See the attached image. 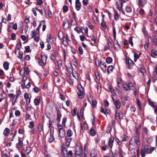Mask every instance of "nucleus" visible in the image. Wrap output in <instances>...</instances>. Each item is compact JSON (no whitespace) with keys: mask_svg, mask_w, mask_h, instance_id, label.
<instances>
[{"mask_svg":"<svg viewBox=\"0 0 157 157\" xmlns=\"http://www.w3.org/2000/svg\"><path fill=\"white\" fill-rule=\"evenodd\" d=\"M102 21L101 23V25L104 28L106 29V22L103 21Z\"/></svg>","mask_w":157,"mask_h":157,"instance_id":"obj_60","label":"nucleus"},{"mask_svg":"<svg viewBox=\"0 0 157 157\" xmlns=\"http://www.w3.org/2000/svg\"><path fill=\"white\" fill-rule=\"evenodd\" d=\"M115 117L116 119L117 117H118L121 120L123 119V113L121 112H119L118 110H116L115 111Z\"/></svg>","mask_w":157,"mask_h":157,"instance_id":"obj_8","label":"nucleus"},{"mask_svg":"<svg viewBox=\"0 0 157 157\" xmlns=\"http://www.w3.org/2000/svg\"><path fill=\"white\" fill-rule=\"evenodd\" d=\"M78 33H80L81 32V30L78 27H75L74 29Z\"/></svg>","mask_w":157,"mask_h":157,"instance_id":"obj_64","label":"nucleus"},{"mask_svg":"<svg viewBox=\"0 0 157 157\" xmlns=\"http://www.w3.org/2000/svg\"><path fill=\"white\" fill-rule=\"evenodd\" d=\"M23 138L24 136L22 138L19 137L18 139V142L16 144V147L19 150L23 147Z\"/></svg>","mask_w":157,"mask_h":157,"instance_id":"obj_6","label":"nucleus"},{"mask_svg":"<svg viewBox=\"0 0 157 157\" xmlns=\"http://www.w3.org/2000/svg\"><path fill=\"white\" fill-rule=\"evenodd\" d=\"M148 131L147 128H144L143 132V135L144 137L147 138L148 136Z\"/></svg>","mask_w":157,"mask_h":157,"instance_id":"obj_20","label":"nucleus"},{"mask_svg":"<svg viewBox=\"0 0 157 157\" xmlns=\"http://www.w3.org/2000/svg\"><path fill=\"white\" fill-rule=\"evenodd\" d=\"M77 94L80 98H83L84 97V92H78Z\"/></svg>","mask_w":157,"mask_h":157,"instance_id":"obj_35","label":"nucleus"},{"mask_svg":"<svg viewBox=\"0 0 157 157\" xmlns=\"http://www.w3.org/2000/svg\"><path fill=\"white\" fill-rule=\"evenodd\" d=\"M56 56L55 55L52 54L50 56V58L51 60L54 61L56 59Z\"/></svg>","mask_w":157,"mask_h":157,"instance_id":"obj_46","label":"nucleus"},{"mask_svg":"<svg viewBox=\"0 0 157 157\" xmlns=\"http://www.w3.org/2000/svg\"><path fill=\"white\" fill-rule=\"evenodd\" d=\"M125 11L128 13H130L132 11V9L131 7L127 6L125 7Z\"/></svg>","mask_w":157,"mask_h":157,"instance_id":"obj_49","label":"nucleus"},{"mask_svg":"<svg viewBox=\"0 0 157 157\" xmlns=\"http://www.w3.org/2000/svg\"><path fill=\"white\" fill-rule=\"evenodd\" d=\"M67 137L66 136L65 138V140H66V144L67 146H69L70 144V142L72 140V139L71 138H68L67 139Z\"/></svg>","mask_w":157,"mask_h":157,"instance_id":"obj_30","label":"nucleus"},{"mask_svg":"<svg viewBox=\"0 0 157 157\" xmlns=\"http://www.w3.org/2000/svg\"><path fill=\"white\" fill-rule=\"evenodd\" d=\"M107 88L109 90V91L111 92L112 93H114V91L115 90H113L112 89V86L111 85L107 84ZM115 90L116 91H118V89L117 88H116Z\"/></svg>","mask_w":157,"mask_h":157,"instance_id":"obj_24","label":"nucleus"},{"mask_svg":"<svg viewBox=\"0 0 157 157\" xmlns=\"http://www.w3.org/2000/svg\"><path fill=\"white\" fill-rule=\"evenodd\" d=\"M114 138L113 137L110 138L109 140L108 144L107 146H108L111 148H112L113 146V143L114 142Z\"/></svg>","mask_w":157,"mask_h":157,"instance_id":"obj_12","label":"nucleus"},{"mask_svg":"<svg viewBox=\"0 0 157 157\" xmlns=\"http://www.w3.org/2000/svg\"><path fill=\"white\" fill-rule=\"evenodd\" d=\"M41 59L38 57L36 58V59L38 62V64L39 65L43 67L46 64V61L48 56L47 55L41 53Z\"/></svg>","mask_w":157,"mask_h":157,"instance_id":"obj_1","label":"nucleus"},{"mask_svg":"<svg viewBox=\"0 0 157 157\" xmlns=\"http://www.w3.org/2000/svg\"><path fill=\"white\" fill-rule=\"evenodd\" d=\"M99 65L100 68L104 71V69L105 72L106 71V65L105 62H103L101 60H100L99 62Z\"/></svg>","mask_w":157,"mask_h":157,"instance_id":"obj_7","label":"nucleus"},{"mask_svg":"<svg viewBox=\"0 0 157 157\" xmlns=\"http://www.w3.org/2000/svg\"><path fill=\"white\" fill-rule=\"evenodd\" d=\"M56 111L57 118L56 120H59L62 117L61 111V104H58V105H56Z\"/></svg>","mask_w":157,"mask_h":157,"instance_id":"obj_2","label":"nucleus"},{"mask_svg":"<svg viewBox=\"0 0 157 157\" xmlns=\"http://www.w3.org/2000/svg\"><path fill=\"white\" fill-rule=\"evenodd\" d=\"M123 86L124 90L128 91L132 90L133 87V85L132 83L129 82L128 83H124L123 84Z\"/></svg>","mask_w":157,"mask_h":157,"instance_id":"obj_3","label":"nucleus"},{"mask_svg":"<svg viewBox=\"0 0 157 157\" xmlns=\"http://www.w3.org/2000/svg\"><path fill=\"white\" fill-rule=\"evenodd\" d=\"M59 135L60 137L62 138L64 137L65 134V132L64 129H63V130H61L60 132H59Z\"/></svg>","mask_w":157,"mask_h":157,"instance_id":"obj_31","label":"nucleus"},{"mask_svg":"<svg viewBox=\"0 0 157 157\" xmlns=\"http://www.w3.org/2000/svg\"><path fill=\"white\" fill-rule=\"evenodd\" d=\"M113 59L110 57H107L106 59V62L107 63H110L112 62Z\"/></svg>","mask_w":157,"mask_h":157,"instance_id":"obj_39","label":"nucleus"},{"mask_svg":"<svg viewBox=\"0 0 157 157\" xmlns=\"http://www.w3.org/2000/svg\"><path fill=\"white\" fill-rule=\"evenodd\" d=\"M77 110V108L76 107L73 110L71 111V113L72 116H75L76 114V112Z\"/></svg>","mask_w":157,"mask_h":157,"instance_id":"obj_44","label":"nucleus"},{"mask_svg":"<svg viewBox=\"0 0 157 157\" xmlns=\"http://www.w3.org/2000/svg\"><path fill=\"white\" fill-rule=\"evenodd\" d=\"M91 101H92V107L93 108H95L96 106V105L97 104V102L95 100H92Z\"/></svg>","mask_w":157,"mask_h":157,"instance_id":"obj_42","label":"nucleus"},{"mask_svg":"<svg viewBox=\"0 0 157 157\" xmlns=\"http://www.w3.org/2000/svg\"><path fill=\"white\" fill-rule=\"evenodd\" d=\"M63 10L64 13L67 12L68 10V8L67 6L64 5L63 8Z\"/></svg>","mask_w":157,"mask_h":157,"instance_id":"obj_52","label":"nucleus"},{"mask_svg":"<svg viewBox=\"0 0 157 157\" xmlns=\"http://www.w3.org/2000/svg\"><path fill=\"white\" fill-rule=\"evenodd\" d=\"M133 142L138 145L140 143V138L137 136L133 137L129 141V145H133L134 144L133 143H132Z\"/></svg>","mask_w":157,"mask_h":157,"instance_id":"obj_5","label":"nucleus"},{"mask_svg":"<svg viewBox=\"0 0 157 157\" xmlns=\"http://www.w3.org/2000/svg\"><path fill=\"white\" fill-rule=\"evenodd\" d=\"M48 38L47 39V41L48 43H51L53 41V38L52 36L50 34H48Z\"/></svg>","mask_w":157,"mask_h":157,"instance_id":"obj_22","label":"nucleus"},{"mask_svg":"<svg viewBox=\"0 0 157 157\" xmlns=\"http://www.w3.org/2000/svg\"><path fill=\"white\" fill-rule=\"evenodd\" d=\"M148 101L149 104L150 105L154 108H155L156 107V106L154 105V103L152 101H151L150 99L149 98L148 99Z\"/></svg>","mask_w":157,"mask_h":157,"instance_id":"obj_43","label":"nucleus"},{"mask_svg":"<svg viewBox=\"0 0 157 157\" xmlns=\"http://www.w3.org/2000/svg\"><path fill=\"white\" fill-rule=\"evenodd\" d=\"M25 51L27 52H31V50L30 49V47L27 46L25 47Z\"/></svg>","mask_w":157,"mask_h":157,"instance_id":"obj_54","label":"nucleus"},{"mask_svg":"<svg viewBox=\"0 0 157 157\" xmlns=\"http://www.w3.org/2000/svg\"><path fill=\"white\" fill-rule=\"evenodd\" d=\"M77 89L78 90V92H84V89L81 84L78 85Z\"/></svg>","mask_w":157,"mask_h":157,"instance_id":"obj_25","label":"nucleus"},{"mask_svg":"<svg viewBox=\"0 0 157 157\" xmlns=\"http://www.w3.org/2000/svg\"><path fill=\"white\" fill-rule=\"evenodd\" d=\"M144 149L145 151L149 153V151L150 150V147L149 145H146L144 147Z\"/></svg>","mask_w":157,"mask_h":157,"instance_id":"obj_51","label":"nucleus"},{"mask_svg":"<svg viewBox=\"0 0 157 157\" xmlns=\"http://www.w3.org/2000/svg\"><path fill=\"white\" fill-rule=\"evenodd\" d=\"M62 62L61 60L59 59L57 62V64L56 65V68L57 70H60L62 66Z\"/></svg>","mask_w":157,"mask_h":157,"instance_id":"obj_11","label":"nucleus"},{"mask_svg":"<svg viewBox=\"0 0 157 157\" xmlns=\"http://www.w3.org/2000/svg\"><path fill=\"white\" fill-rule=\"evenodd\" d=\"M75 151H78L82 153L83 151L82 146H77L76 147Z\"/></svg>","mask_w":157,"mask_h":157,"instance_id":"obj_23","label":"nucleus"},{"mask_svg":"<svg viewBox=\"0 0 157 157\" xmlns=\"http://www.w3.org/2000/svg\"><path fill=\"white\" fill-rule=\"evenodd\" d=\"M147 3L146 0H139L138 6L140 7H143Z\"/></svg>","mask_w":157,"mask_h":157,"instance_id":"obj_10","label":"nucleus"},{"mask_svg":"<svg viewBox=\"0 0 157 157\" xmlns=\"http://www.w3.org/2000/svg\"><path fill=\"white\" fill-rule=\"evenodd\" d=\"M87 96L89 101L90 102H91V101L93 100V96L90 93H89L87 94Z\"/></svg>","mask_w":157,"mask_h":157,"instance_id":"obj_36","label":"nucleus"},{"mask_svg":"<svg viewBox=\"0 0 157 157\" xmlns=\"http://www.w3.org/2000/svg\"><path fill=\"white\" fill-rule=\"evenodd\" d=\"M142 32L146 36H147L148 35L147 31L146 30V29L145 27H143L142 29Z\"/></svg>","mask_w":157,"mask_h":157,"instance_id":"obj_56","label":"nucleus"},{"mask_svg":"<svg viewBox=\"0 0 157 157\" xmlns=\"http://www.w3.org/2000/svg\"><path fill=\"white\" fill-rule=\"evenodd\" d=\"M114 18L116 21L119 19V15L117 10L114 11Z\"/></svg>","mask_w":157,"mask_h":157,"instance_id":"obj_27","label":"nucleus"},{"mask_svg":"<svg viewBox=\"0 0 157 157\" xmlns=\"http://www.w3.org/2000/svg\"><path fill=\"white\" fill-rule=\"evenodd\" d=\"M25 69L24 68H22L20 70L19 73L20 75L23 76L25 75Z\"/></svg>","mask_w":157,"mask_h":157,"instance_id":"obj_40","label":"nucleus"},{"mask_svg":"<svg viewBox=\"0 0 157 157\" xmlns=\"http://www.w3.org/2000/svg\"><path fill=\"white\" fill-rule=\"evenodd\" d=\"M125 63L126 64H128V68L129 69H131L133 68V66L134 64V63L133 62V61H131L129 62L128 61V62Z\"/></svg>","mask_w":157,"mask_h":157,"instance_id":"obj_17","label":"nucleus"},{"mask_svg":"<svg viewBox=\"0 0 157 157\" xmlns=\"http://www.w3.org/2000/svg\"><path fill=\"white\" fill-rule=\"evenodd\" d=\"M113 69V66L111 65L109 66L107 69V73L109 74L110 72H112Z\"/></svg>","mask_w":157,"mask_h":157,"instance_id":"obj_28","label":"nucleus"},{"mask_svg":"<svg viewBox=\"0 0 157 157\" xmlns=\"http://www.w3.org/2000/svg\"><path fill=\"white\" fill-rule=\"evenodd\" d=\"M73 135L72 131L70 129L68 130L67 132V135L69 137H71Z\"/></svg>","mask_w":157,"mask_h":157,"instance_id":"obj_48","label":"nucleus"},{"mask_svg":"<svg viewBox=\"0 0 157 157\" xmlns=\"http://www.w3.org/2000/svg\"><path fill=\"white\" fill-rule=\"evenodd\" d=\"M128 136L126 135L123 134L121 136V142L126 141Z\"/></svg>","mask_w":157,"mask_h":157,"instance_id":"obj_19","label":"nucleus"},{"mask_svg":"<svg viewBox=\"0 0 157 157\" xmlns=\"http://www.w3.org/2000/svg\"><path fill=\"white\" fill-rule=\"evenodd\" d=\"M67 151V150L66 148H64L63 149L62 152L63 153V157H66V155Z\"/></svg>","mask_w":157,"mask_h":157,"instance_id":"obj_34","label":"nucleus"},{"mask_svg":"<svg viewBox=\"0 0 157 157\" xmlns=\"http://www.w3.org/2000/svg\"><path fill=\"white\" fill-rule=\"evenodd\" d=\"M116 43H115V44H113V46L114 48L116 49L117 50V48H116V45H117V46H118V48H121V46L120 45V44H118V42L117 40H116Z\"/></svg>","mask_w":157,"mask_h":157,"instance_id":"obj_50","label":"nucleus"},{"mask_svg":"<svg viewBox=\"0 0 157 157\" xmlns=\"http://www.w3.org/2000/svg\"><path fill=\"white\" fill-rule=\"evenodd\" d=\"M40 99L35 98L34 100V103L36 106H37L40 104Z\"/></svg>","mask_w":157,"mask_h":157,"instance_id":"obj_33","label":"nucleus"},{"mask_svg":"<svg viewBox=\"0 0 157 157\" xmlns=\"http://www.w3.org/2000/svg\"><path fill=\"white\" fill-rule=\"evenodd\" d=\"M11 39L13 40H14L16 39V35L14 33H13L11 35Z\"/></svg>","mask_w":157,"mask_h":157,"instance_id":"obj_59","label":"nucleus"},{"mask_svg":"<svg viewBox=\"0 0 157 157\" xmlns=\"http://www.w3.org/2000/svg\"><path fill=\"white\" fill-rule=\"evenodd\" d=\"M34 126V124L33 121H30L29 122V127L30 128H33Z\"/></svg>","mask_w":157,"mask_h":157,"instance_id":"obj_62","label":"nucleus"},{"mask_svg":"<svg viewBox=\"0 0 157 157\" xmlns=\"http://www.w3.org/2000/svg\"><path fill=\"white\" fill-rule=\"evenodd\" d=\"M75 4V8L78 11L79 10L81 7V4L79 0H76Z\"/></svg>","mask_w":157,"mask_h":157,"instance_id":"obj_9","label":"nucleus"},{"mask_svg":"<svg viewBox=\"0 0 157 157\" xmlns=\"http://www.w3.org/2000/svg\"><path fill=\"white\" fill-rule=\"evenodd\" d=\"M73 155V153L71 150L69 151H67L66 157H72Z\"/></svg>","mask_w":157,"mask_h":157,"instance_id":"obj_38","label":"nucleus"},{"mask_svg":"<svg viewBox=\"0 0 157 157\" xmlns=\"http://www.w3.org/2000/svg\"><path fill=\"white\" fill-rule=\"evenodd\" d=\"M67 118L66 117H64L62 120V124L64 127L66 126V123L67 121Z\"/></svg>","mask_w":157,"mask_h":157,"instance_id":"obj_55","label":"nucleus"},{"mask_svg":"<svg viewBox=\"0 0 157 157\" xmlns=\"http://www.w3.org/2000/svg\"><path fill=\"white\" fill-rule=\"evenodd\" d=\"M157 56V51L154 49H152L151 51V56L155 58L156 56Z\"/></svg>","mask_w":157,"mask_h":157,"instance_id":"obj_29","label":"nucleus"},{"mask_svg":"<svg viewBox=\"0 0 157 157\" xmlns=\"http://www.w3.org/2000/svg\"><path fill=\"white\" fill-rule=\"evenodd\" d=\"M19 56H17L18 58L20 59H22L23 57V52L22 51H19L18 52Z\"/></svg>","mask_w":157,"mask_h":157,"instance_id":"obj_57","label":"nucleus"},{"mask_svg":"<svg viewBox=\"0 0 157 157\" xmlns=\"http://www.w3.org/2000/svg\"><path fill=\"white\" fill-rule=\"evenodd\" d=\"M60 118L59 120H56L57 122V127L59 129V132H60L61 130H63L64 128H63V126L59 124L60 121Z\"/></svg>","mask_w":157,"mask_h":157,"instance_id":"obj_13","label":"nucleus"},{"mask_svg":"<svg viewBox=\"0 0 157 157\" xmlns=\"http://www.w3.org/2000/svg\"><path fill=\"white\" fill-rule=\"evenodd\" d=\"M20 46L21 47V42L20 41V43L19 44H17L16 45V46L15 48V49L14 50V52L16 54L17 53V50H19L20 49V48L18 47V46Z\"/></svg>","mask_w":157,"mask_h":157,"instance_id":"obj_37","label":"nucleus"},{"mask_svg":"<svg viewBox=\"0 0 157 157\" xmlns=\"http://www.w3.org/2000/svg\"><path fill=\"white\" fill-rule=\"evenodd\" d=\"M112 129V128L111 127V125L110 124H109L107 127L106 129V133H109L110 132L111 130Z\"/></svg>","mask_w":157,"mask_h":157,"instance_id":"obj_41","label":"nucleus"},{"mask_svg":"<svg viewBox=\"0 0 157 157\" xmlns=\"http://www.w3.org/2000/svg\"><path fill=\"white\" fill-rule=\"evenodd\" d=\"M90 132L91 136H94L96 134V132L94 129H90Z\"/></svg>","mask_w":157,"mask_h":157,"instance_id":"obj_32","label":"nucleus"},{"mask_svg":"<svg viewBox=\"0 0 157 157\" xmlns=\"http://www.w3.org/2000/svg\"><path fill=\"white\" fill-rule=\"evenodd\" d=\"M78 51L79 53L81 55H82L83 53V49L81 47H79L78 48Z\"/></svg>","mask_w":157,"mask_h":157,"instance_id":"obj_63","label":"nucleus"},{"mask_svg":"<svg viewBox=\"0 0 157 157\" xmlns=\"http://www.w3.org/2000/svg\"><path fill=\"white\" fill-rule=\"evenodd\" d=\"M55 140L53 136V132H50V136L49 138L48 141L49 143H52Z\"/></svg>","mask_w":157,"mask_h":157,"instance_id":"obj_18","label":"nucleus"},{"mask_svg":"<svg viewBox=\"0 0 157 157\" xmlns=\"http://www.w3.org/2000/svg\"><path fill=\"white\" fill-rule=\"evenodd\" d=\"M150 39H151V37H148L147 41V42H146L145 44H144V47L146 50H147V49L150 45V43L149 41V40Z\"/></svg>","mask_w":157,"mask_h":157,"instance_id":"obj_15","label":"nucleus"},{"mask_svg":"<svg viewBox=\"0 0 157 157\" xmlns=\"http://www.w3.org/2000/svg\"><path fill=\"white\" fill-rule=\"evenodd\" d=\"M10 129L8 128H6L4 131L3 135L6 136H8L10 132Z\"/></svg>","mask_w":157,"mask_h":157,"instance_id":"obj_21","label":"nucleus"},{"mask_svg":"<svg viewBox=\"0 0 157 157\" xmlns=\"http://www.w3.org/2000/svg\"><path fill=\"white\" fill-rule=\"evenodd\" d=\"M140 72L144 76L145 74L146 73L145 69L144 68H141L140 69Z\"/></svg>","mask_w":157,"mask_h":157,"instance_id":"obj_53","label":"nucleus"},{"mask_svg":"<svg viewBox=\"0 0 157 157\" xmlns=\"http://www.w3.org/2000/svg\"><path fill=\"white\" fill-rule=\"evenodd\" d=\"M69 21L67 18L64 19L63 23V28L64 27L66 26L67 28H68L69 27Z\"/></svg>","mask_w":157,"mask_h":157,"instance_id":"obj_14","label":"nucleus"},{"mask_svg":"<svg viewBox=\"0 0 157 157\" xmlns=\"http://www.w3.org/2000/svg\"><path fill=\"white\" fill-rule=\"evenodd\" d=\"M66 68L68 72V74L69 75H70L72 73L73 76L75 78V75H73V67L71 63H69L66 66Z\"/></svg>","mask_w":157,"mask_h":157,"instance_id":"obj_4","label":"nucleus"},{"mask_svg":"<svg viewBox=\"0 0 157 157\" xmlns=\"http://www.w3.org/2000/svg\"><path fill=\"white\" fill-rule=\"evenodd\" d=\"M114 105L116 106L117 109H120L121 107V102L119 100H116L114 102H113Z\"/></svg>","mask_w":157,"mask_h":157,"instance_id":"obj_16","label":"nucleus"},{"mask_svg":"<svg viewBox=\"0 0 157 157\" xmlns=\"http://www.w3.org/2000/svg\"><path fill=\"white\" fill-rule=\"evenodd\" d=\"M122 2H121V6H120L118 4L117 5V9L119 11H120L121 10L122 7Z\"/></svg>","mask_w":157,"mask_h":157,"instance_id":"obj_61","label":"nucleus"},{"mask_svg":"<svg viewBox=\"0 0 157 157\" xmlns=\"http://www.w3.org/2000/svg\"><path fill=\"white\" fill-rule=\"evenodd\" d=\"M71 39L73 41V43L75 44H77V42L76 40H75L74 36L73 35H71Z\"/></svg>","mask_w":157,"mask_h":157,"instance_id":"obj_58","label":"nucleus"},{"mask_svg":"<svg viewBox=\"0 0 157 157\" xmlns=\"http://www.w3.org/2000/svg\"><path fill=\"white\" fill-rule=\"evenodd\" d=\"M32 151V148L30 147H27L26 149V151L27 155L29 154Z\"/></svg>","mask_w":157,"mask_h":157,"instance_id":"obj_47","label":"nucleus"},{"mask_svg":"<svg viewBox=\"0 0 157 157\" xmlns=\"http://www.w3.org/2000/svg\"><path fill=\"white\" fill-rule=\"evenodd\" d=\"M9 63L7 62H5L3 64L4 69L6 70H8L9 68Z\"/></svg>","mask_w":157,"mask_h":157,"instance_id":"obj_26","label":"nucleus"},{"mask_svg":"<svg viewBox=\"0 0 157 157\" xmlns=\"http://www.w3.org/2000/svg\"><path fill=\"white\" fill-rule=\"evenodd\" d=\"M115 139L117 143L119 146H121L122 145V143L121 141H120L117 137L115 136Z\"/></svg>","mask_w":157,"mask_h":157,"instance_id":"obj_45","label":"nucleus"}]
</instances>
